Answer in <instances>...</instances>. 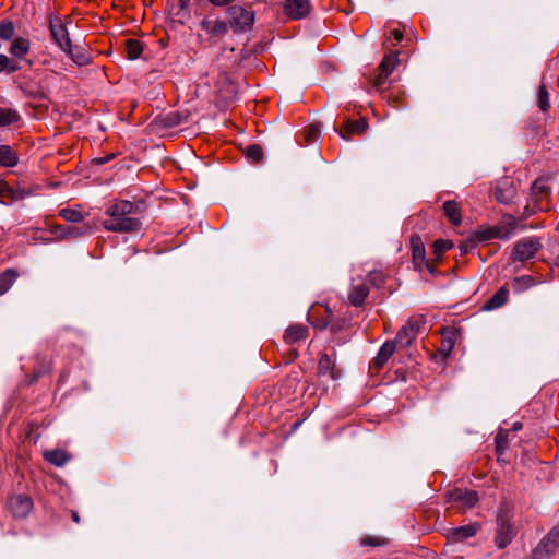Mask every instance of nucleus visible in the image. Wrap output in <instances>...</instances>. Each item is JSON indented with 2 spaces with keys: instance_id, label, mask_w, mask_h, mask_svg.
<instances>
[{
  "instance_id": "f257e3e1",
  "label": "nucleus",
  "mask_w": 559,
  "mask_h": 559,
  "mask_svg": "<svg viewBox=\"0 0 559 559\" xmlns=\"http://www.w3.org/2000/svg\"><path fill=\"white\" fill-rule=\"evenodd\" d=\"M138 206L127 200H117L105 211L103 227L112 233H133L141 228V222L134 217Z\"/></svg>"
},
{
  "instance_id": "f03ea898",
  "label": "nucleus",
  "mask_w": 559,
  "mask_h": 559,
  "mask_svg": "<svg viewBox=\"0 0 559 559\" xmlns=\"http://www.w3.org/2000/svg\"><path fill=\"white\" fill-rule=\"evenodd\" d=\"M228 25L234 32H245L254 22V14L240 5H233L227 10Z\"/></svg>"
},
{
  "instance_id": "7ed1b4c3",
  "label": "nucleus",
  "mask_w": 559,
  "mask_h": 559,
  "mask_svg": "<svg viewBox=\"0 0 559 559\" xmlns=\"http://www.w3.org/2000/svg\"><path fill=\"white\" fill-rule=\"evenodd\" d=\"M540 248L542 243L538 238H522L513 247L512 259L514 261L524 262L532 259Z\"/></svg>"
},
{
  "instance_id": "20e7f679",
  "label": "nucleus",
  "mask_w": 559,
  "mask_h": 559,
  "mask_svg": "<svg viewBox=\"0 0 559 559\" xmlns=\"http://www.w3.org/2000/svg\"><path fill=\"white\" fill-rule=\"evenodd\" d=\"M559 547V526L554 527L533 550V559H548Z\"/></svg>"
},
{
  "instance_id": "39448f33",
  "label": "nucleus",
  "mask_w": 559,
  "mask_h": 559,
  "mask_svg": "<svg viewBox=\"0 0 559 559\" xmlns=\"http://www.w3.org/2000/svg\"><path fill=\"white\" fill-rule=\"evenodd\" d=\"M559 547V526L554 527L533 550V559H548Z\"/></svg>"
},
{
  "instance_id": "423d86ee",
  "label": "nucleus",
  "mask_w": 559,
  "mask_h": 559,
  "mask_svg": "<svg viewBox=\"0 0 559 559\" xmlns=\"http://www.w3.org/2000/svg\"><path fill=\"white\" fill-rule=\"evenodd\" d=\"M515 530L510 523V519L507 512H502L498 516V528L495 542L497 546L502 549L507 547L513 539Z\"/></svg>"
},
{
  "instance_id": "0eeeda50",
  "label": "nucleus",
  "mask_w": 559,
  "mask_h": 559,
  "mask_svg": "<svg viewBox=\"0 0 559 559\" xmlns=\"http://www.w3.org/2000/svg\"><path fill=\"white\" fill-rule=\"evenodd\" d=\"M49 28L55 43L59 46L62 51L71 50V39L69 32L63 24L62 20L58 16L51 17Z\"/></svg>"
},
{
  "instance_id": "6e6552de",
  "label": "nucleus",
  "mask_w": 559,
  "mask_h": 559,
  "mask_svg": "<svg viewBox=\"0 0 559 559\" xmlns=\"http://www.w3.org/2000/svg\"><path fill=\"white\" fill-rule=\"evenodd\" d=\"M448 501L459 509H469L478 501V495L474 490L455 488L448 493Z\"/></svg>"
},
{
  "instance_id": "1a4fd4ad",
  "label": "nucleus",
  "mask_w": 559,
  "mask_h": 559,
  "mask_svg": "<svg viewBox=\"0 0 559 559\" xmlns=\"http://www.w3.org/2000/svg\"><path fill=\"white\" fill-rule=\"evenodd\" d=\"M516 227H518V221L514 216H511V215L503 216V218L500 221V223L497 226L487 230L488 238H498V239H502V240H508L513 236Z\"/></svg>"
},
{
  "instance_id": "9d476101",
  "label": "nucleus",
  "mask_w": 559,
  "mask_h": 559,
  "mask_svg": "<svg viewBox=\"0 0 559 559\" xmlns=\"http://www.w3.org/2000/svg\"><path fill=\"white\" fill-rule=\"evenodd\" d=\"M201 28L210 36V40L217 43L228 32V24L219 19L205 17L201 22Z\"/></svg>"
},
{
  "instance_id": "9b49d317",
  "label": "nucleus",
  "mask_w": 559,
  "mask_h": 559,
  "mask_svg": "<svg viewBox=\"0 0 559 559\" xmlns=\"http://www.w3.org/2000/svg\"><path fill=\"white\" fill-rule=\"evenodd\" d=\"M397 63L399 59L396 53L385 55L378 68L379 73L373 80V87L380 91L384 85L388 76L393 72Z\"/></svg>"
},
{
  "instance_id": "f8f14e48",
  "label": "nucleus",
  "mask_w": 559,
  "mask_h": 559,
  "mask_svg": "<svg viewBox=\"0 0 559 559\" xmlns=\"http://www.w3.org/2000/svg\"><path fill=\"white\" fill-rule=\"evenodd\" d=\"M8 506L14 518L24 519L33 509V500L26 495H16L9 499Z\"/></svg>"
},
{
  "instance_id": "ddd939ff",
  "label": "nucleus",
  "mask_w": 559,
  "mask_h": 559,
  "mask_svg": "<svg viewBox=\"0 0 559 559\" xmlns=\"http://www.w3.org/2000/svg\"><path fill=\"white\" fill-rule=\"evenodd\" d=\"M368 127V123L365 119L359 120H350L346 119L344 121L343 127L340 129H336L334 127V130L340 134V136L345 140L349 141L352 139V135L354 134H362Z\"/></svg>"
},
{
  "instance_id": "4468645a",
  "label": "nucleus",
  "mask_w": 559,
  "mask_h": 559,
  "mask_svg": "<svg viewBox=\"0 0 559 559\" xmlns=\"http://www.w3.org/2000/svg\"><path fill=\"white\" fill-rule=\"evenodd\" d=\"M369 295V287L364 281H353L348 292V301L355 307L361 306Z\"/></svg>"
},
{
  "instance_id": "2eb2a0df",
  "label": "nucleus",
  "mask_w": 559,
  "mask_h": 559,
  "mask_svg": "<svg viewBox=\"0 0 559 559\" xmlns=\"http://www.w3.org/2000/svg\"><path fill=\"white\" fill-rule=\"evenodd\" d=\"M310 10L309 0H286L284 5L285 13L295 20L302 19Z\"/></svg>"
},
{
  "instance_id": "dca6fc26",
  "label": "nucleus",
  "mask_w": 559,
  "mask_h": 559,
  "mask_svg": "<svg viewBox=\"0 0 559 559\" xmlns=\"http://www.w3.org/2000/svg\"><path fill=\"white\" fill-rule=\"evenodd\" d=\"M412 257L413 264L416 270L421 271L424 267H426L432 272L431 265L426 260L425 247L418 238L412 240Z\"/></svg>"
},
{
  "instance_id": "f3484780",
  "label": "nucleus",
  "mask_w": 559,
  "mask_h": 559,
  "mask_svg": "<svg viewBox=\"0 0 559 559\" xmlns=\"http://www.w3.org/2000/svg\"><path fill=\"white\" fill-rule=\"evenodd\" d=\"M396 349V342L395 341H386L382 346L380 347L377 356L373 359V365L377 369H380L384 366V364L391 358V356L394 354Z\"/></svg>"
},
{
  "instance_id": "a211bd4d",
  "label": "nucleus",
  "mask_w": 559,
  "mask_h": 559,
  "mask_svg": "<svg viewBox=\"0 0 559 559\" xmlns=\"http://www.w3.org/2000/svg\"><path fill=\"white\" fill-rule=\"evenodd\" d=\"M308 336V328L302 324L290 325L286 329L284 338L287 343L294 344Z\"/></svg>"
},
{
  "instance_id": "6ab92c4d",
  "label": "nucleus",
  "mask_w": 559,
  "mask_h": 559,
  "mask_svg": "<svg viewBox=\"0 0 559 559\" xmlns=\"http://www.w3.org/2000/svg\"><path fill=\"white\" fill-rule=\"evenodd\" d=\"M549 188L544 179H536L532 185V197L538 210H545L540 204L543 198L548 194Z\"/></svg>"
},
{
  "instance_id": "aec40b11",
  "label": "nucleus",
  "mask_w": 559,
  "mask_h": 559,
  "mask_svg": "<svg viewBox=\"0 0 559 559\" xmlns=\"http://www.w3.org/2000/svg\"><path fill=\"white\" fill-rule=\"evenodd\" d=\"M508 298H509V290L507 287L503 286V287L499 288L490 299H488V301L485 304L484 308L486 310L498 309V308L502 307L503 305H506V302L508 301Z\"/></svg>"
},
{
  "instance_id": "412c9836",
  "label": "nucleus",
  "mask_w": 559,
  "mask_h": 559,
  "mask_svg": "<svg viewBox=\"0 0 559 559\" xmlns=\"http://www.w3.org/2000/svg\"><path fill=\"white\" fill-rule=\"evenodd\" d=\"M443 213L448 219L454 224L460 225L462 222L461 207L455 201H445L443 203Z\"/></svg>"
},
{
  "instance_id": "4be33fe9",
  "label": "nucleus",
  "mask_w": 559,
  "mask_h": 559,
  "mask_svg": "<svg viewBox=\"0 0 559 559\" xmlns=\"http://www.w3.org/2000/svg\"><path fill=\"white\" fill-rule=\"evenodd\" d=\"M19 163L15 151L10 145H0V166L14 167Z\"/></svg>"
},
{
  "instance_id": "5701e85b",
  "label": "nucleus",
  "mask_w": 559,
  "mask_h": 559,
  "mask_svg": "<svg viewBox=\"0 0 559 559\" xmlns=\"http://www.w3.org/2000/svg\"><path fill=\"white\" fill-rule=\"evenodd\" d=\"M67 55H69L72 59V61L74 63H76L78 66H86V64H90L92 62V57L91 55L87 52L86 49L82 48V47H74L71 45V50L70 51H64Z\"/></svg>"
},
{
  "instance_id": "b1692460",
  "label": "nucleus",
  "mask_w": 559,
  "mask_h": 559,
  "mask_svg": "<svg viewBox=\"0 0 559 559\" xmlns=\"http://www.w3.org/2000/svg\"><path fill=\"white\" fill-rule=\"evenodd\" d=\"M44 457L47 462L57 467L63 466L70 460V455L66 451L59 449L46 451Z\"/></svg>"
},
{
  "instance_id": "393cba45",
  "label": "nucleus",
  "mask_w": 559,
  "mask_h": 559,
  "mask_svg": "<svg viewBox=\"0 0 559 559\" xmlns=\"http://www.w3.org/2000/svg\"><path fill=\"white\" fill-rule=\"evenodd\" d=\"M19 277V273L13 269H7L0 273V296L5 294Z\"/></svg>"
},
{
  "instance_id": "a878e982",
  "label": "nucleus",
  "mask_w": 559,
  "mask_h": 559,
  "mask_svg": "<svg viewBox=\"0 0 559 559\" xmlns=\"http://www.w3.org/2000/svg\"><path fill=\"white\" fill-rule=\"evenodd\" d=\"M31 48L29 40L23 37H16L13 39L10 53L16 58H23L26 53H28Z\"/></svg>"
},
{
  "instance_id": "bb28decb",
  "label": "nucleus",
  "mask_w": 559,
  "mask_h": 559,
  "mask_svg": "<svg viewBox=\"0 0 559 559\" xmlns=\"http://www.w3.org/2000/svg\"><path fill=\"white\" fill-rule=\"evenodd\" d=\"M477 526L474 524H468L464 526L456 527L451 532V539L453 542H462L468 537H472L476 534Z\"/></svg>"
},
{
  "instance_id": "cd10ccee",
  "label": "nucleus",
  "mask_w": 559,
  "mask_h": 559,
  "mask_svg": "<svg viewBox=\"0 0 559 559\" xmlns=\"http://www.w3.org/2000/svg\"><path fill=\"white\" fill-rule=\"evenodd\" d=\"M92 226L88 224H82L80 226H69L63 229V237L76 238L91 234Z\"/></svg>"
},
{
  "instance_id": "c85d7f7f",
  "label": "nucleus",
  "mask_w": 559,
  "mask_h": 559,
  "mask_svg": "<svg viewBox=\"0 0 559 559\" xmlns=\"http://www.w3.org/2000/svg\"><path fill=\"white\" fill-rule=\"evenodd\" d=\"M318 368L320 374H329L332 379H335L334 362L329 355H321Z\"/></svg>"
},
{
  "instance_id": "c756f323",
  "label": "nucleus",
  "mask_w": 559,
  "mask_h": 559,
  "mask_svg": "<svg viewBox=\"0 0 559 559\" xmlns=\"http://www.w3.org/2000/svg\"><path fill=\"white\" fill-rule=\"evenodd\" d=\"M20 119L16 110L11 108H0V127L15 123Z\"/></svg>"
},
{
  "instance_id": "7c9ffc66",
  "label": "nucleus",
  "mask_w": 559,
  "mask_h": 559,
  "mask_svg": "<svg viewBox=\"0 0 559 559\" xmlns=\"http://www.w3.org/2000/svg\"><path fill=\"white\" fill-rule=\"evenodd\" d=\"M142 44L136 39H128L126 41V52L130 60H135L142 53Z\"/></svg>"
},
{
  "instance_id": "2f4dec72",
  "label": "nucleus",
  "mask_w": 559,
  "mask_h": 559,
  "mask_svg": "<svg viewBox=\"0 0 559 559\" xmlns=\"http://www.w3.org/2000/svg\"><path fill=\"white\" fill-rule=\"evenodd\" d=\"M59 215L70 223H80L84 219V214L79 209H62Z\"/></svg>"
},
{
  "instance_id": "473e14b6",
  "label": "nucleus",
  "mask_w": 559,
  "mask_h": 559,
  "mask_svg": "<svg viewBox=\"0 0 559 559\" xmlns=\"http://www.w3.org/2000/svg\"><path fill=\"white\" fill-rule=\"evenodd\" d=\"M15 35V26L13 22L4 20L0 22V39L5 41L13 39Z\"/></svg>"
},
{
  "instance_id": "72a5a7b5",
  "label": "nucleus",
  "mask_w": 559,
  "mask_h": 559,
  "mask_svg": "<svg viewBox=\"0 0 559 559\" xmlns=\"http://www.w3.org/2000/svg\"><path fill=\"white\" fill-rule=\"evenodd\" d=\"M7 201L13 203V187L0 178V203H5Z\"/></svg>"
},
{
  "instance_id": "f704fd0d",
  "label": "nucleus",
  "mask_w": 559,
  "mask_h": 559,
  "mask_svg": "<svg viewBox=\"0 0 559 559\" xmlns=\"http://www.w3.org/2000/svg\"><path fill=\"white\" fill-rule=\"evenodd\" d=\"M413 338H414L413 334H411L409 331L404 325L397 332L395 342H396V345L399 344L401 347H407L412 344Z\"/></svg>"
},
{
  "instance_id": "c9c22d12",
  "label": "nucleus",
  "mask_w": 559,
  "mask_h": 559,
  "mask_svg": "<svg viewBox=\"0 0 559 559\" xmlns=\"http://www.w3.org/2000/svg\"><path fill=\"white\" fill-rule=\"evenodd\" d=\"M497 452L502 454L509 447L508 430L500 429L495 438Z\"/></svg>"
},
{
  "instance_id": "e433bc0d",
  "label": "nucleus",
  "mask_w": 559,
  "mask_h": 559,
  "mask_svg": "<svg viewBox=\"0 0 559 559\" xmlns=\"http://www.w3.org/2000/svg\"><path fill=\"white\" fill-rule=\"evenodd\" d=\"M33 191L29 187L17 185L16 188L13 187V202H17L24 200L25 198L32 195Z\"/></svg>"
},
{
  "instance_id": "4c0bfd02",
  "label": "nucleus",
  "mask_w": 559,
  "mask_h": 559,
  "mask_svg": "<svg viewBox=\"0 0 559 559\" xmlns=\"http://www.w3.org/2000/svg\"><path fill=\"white\" fill-rule=\"evenodd\" d=\"M538 106L542 111H547L550 107L549 94L544 85L540 86L538 92Z\"/></svg>"
},
{
  "instance_id": "58836bf2",
  "label": "nucleus",
  "mask_w": 559,
  "mask_h": 559,
  "mask_svg": "<svg viewBox=\"0 0 559 559\" xmlns=\"http://www.w3.org/2000/svg\"><path fill=\"white\" fill-rule=\"evenodd\" d=\"M246 155L253 162H259L263 156V150L258 144H252L247 147Z\"/></svg>"
},
{
  "instance_id": "ea45409f",
  "label": "nucleus",
  "mask_w": 559,
  "mask_h": 559,
  "mask_svg": "<svg viewBox=\"0 0 559 559\" xmlns=\"http://www.w3.org/2000/svg\"><path fill=\"white\" fill-rule=\"evenodd\" d=\"M386 543L385 538L380 536H366L361 539V545L377 547L382 546Z\"/></svg>"
},
{
  "instance_id": "a19ab883",
  "label": "nucleus",
  "mask_w": 559,
  "mask_h": 559,
  "mask_svg": "<svg viewBox=\"0 0 559 559\" xmlns=\"http://www.w3.org/2000/svg\"><path fill=\"white\" fill-rule=\"evenodd\" d=\"M369 281L372 285L380 287L384 283V276L380 271H373L369 274Z\"/></svg>"
},
{
  "instance_id": "79ce46f5",
  "label": "nucleus",
  "mask_w": 559,
  "mask_h": 559,
  "mask_svg": "<svg viewBox=\"0 0 559 559\" xmlns=\"http://www.w3.org/2000/svg\"><path fill=\"white\" fill-rule=\"evenodd\" d=\"M435 251L438 254H442L451 248V243L444 240H438L435 242Z\"/></svg>"
},
{
  "instance_id": "37998d69",
  "label": "nucleus",
  "mask_w": 559,
  "mask_h": 559,
  "mask_svg": "<svg viewBox=\"0 0 559 559\" xmlns=\"http://www.w3.org/2000/svg\"><path fill=\"white\" fill-rule=\"evenodd\" d=\"M419 325H420V322L416 320V321H409L405 326L409 331V333L413 334V336L415 337L419 331Z\"/></svg>"
},
{
  "instance_id": "c03bdc74",
  "label": "nucleus",
  "mask_w": 559,
  "mask_h": 559,
  "mask_svg": "<svg viewBox=\"0 0 559 559\" xmlns=\"http://www.w3.org/2000/svg\"><path fill=\"white\" fill-rule=\"evenodd\" d=\"M318 135V130L314 127H311L306 132V140L307 142H313Z\"/></svg>"
},
{
  "instance_id": "a18cd8bd",
  "label": "nucleus",
  "mask_w": 559,
  "mask_h": 559,
  "mask_svg": "<svg viewBox=\"0 0 559 559\" xmlns=\"http://www.w3.org/2000/svg\"><path fill=\"white\" fill-rule=\"evenodd\" d=\"M9 67V58L5 55H0V73L7 71Z\"/></svg>"
},
{
  "instance_id": "49530a36",
  "label": "nucleus",
  "mask_w": 559,
  "mask_h": 559,
  "mask_svg": "<svg viewBox=\"0 0 559 559\" xmlns=\"http://www.w3.org/2000/svg\"><path fill=\"white\" fill-rule=\"evenodd\" d=\"M391 36L394 39V43L392 45H395L400 43L403 39V33L400 29H394L391 32Z\"/></svg>"
},
{
  "instance_id": "de8ad7c7",
  "label": "nucleus",
  "mask_w": 559,
  "mask_h": 559,
  "mask_svg": "<svg viewBox=\"0 0 559 559\" xmlns=\"http://www.w3.org/2000/svg\"><path fill=\"white\" fill-rule=\"evenodd\" d=\"M19 69H20L19 64L9 59V67H7V71L9 73H13V72H16Z\"/></svg>"
},
{
  "instance_id": "09e8293b",
  "label": "nucleus",
  "mask_w": 559,
  "mask_h": 559,
  "mask_svg": "<svg viewBox=\"0 0 559 559\" xmlns=\"http://www.w3.org/2000/svg\"><path fill=\"white\" fill-rule=\"evenodd\" d=\"M532 283V278L530 276L525 277V276H522V277H518L514 280V284L515 285H519L520 283Z\"/></svg>"
},
{
  "instance_id": "8fccbe9b",
  "label": "nucleus",
  "mask_w": 559,
  "mask_h": 559,
  "mask_svg": "<svg viewBox=\"0 0 559 559\" xmlns=\"http://www.w3.org/2000/svg\"><path fill=\"white\" fill-rule=\"evenodd\" d=\"M190 0H178L180 10H186L189 7Z\"/></svg>"
},
{
  "instance_id": "3c124183",
  "label": "nucleus",
  "mask_w": 559,
  "mask_h": 559,
  "mask_svg": "<svg viewBox=\"0 0 559 559\" xmlns=\"http://www.w3.org/2000/svg\"><path fill=\"white\" fill-rule=\"evenodd\" d=\"M497 200L501 203H508L509 202V198H507L506 195H503L502 193L500 192H497Z\"/></svg>"
},
{
  "instance_id": "603ef678",
  "label": "nucleus",
  "mask_w": 559,
  "mask_h": 559,
  "mask_svg": "<svg viewBox=\"0 0 559 559\" xmlns=\"http://www.w3.org/2000/svg\"><path fill=\"white\" fill-rule=\"evenodd\" d=\"M72 520L75 522V523H80V516L78 514L76 511H72Z\"/></svg>"
},
{
  "instance_id": "864d4df0",
  "label": "nucleus",
  "mask_w": 559,
  "mask_h": 559,
  "mask_svg": "<svg viewBox=\"0 0 559 559\" xmlns=\"http://www.w3.org/2000/svg\"><path fill=\"white\" fill-rule=\"evenodd\" d=\"M521 428H522V424H521V423H515V424L513 425V429H514V430H519V429H521Z\"/></svg>"
},
{
  "instance_id": "5fc2aeb1",
  "label": "nucleus",
  "mask_w": 559,
  "mask_h": 559,
  "mask_svg": "<svg viewBox=\"0 0 559 559\" xmlns=\"http://www.w3.org/2000/svg\"><path fill=\"white\" fill-rule=\"evenodd\" d=\"M107 159H99L98 164H104Z\"/></svg>"
}]
</instances>
